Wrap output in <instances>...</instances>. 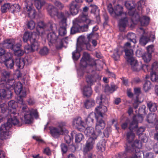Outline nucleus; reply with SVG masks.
<instances>
[{"label":"nucleus","mask_w":158,"mask_h":158,"mask_svg":"<svg viewBox=\"0 0 158 158\" xmlns=\"http://www.w3.org/2000/svg\"><path fill=\"white\" fill-rule=\"evenodd\" d=\"M9 106L12 108L11 110V113L10 114V118H9L6 123L4 124H10V127L12 124L20 126L22 125L23 123V121L22 118L20 114V111L19 108H17L16 109H14L15 105L13 101H10L8 103Z\"/></svg>","instance_id":"1"},{"label":"nucleus","mask_w":158,"mask_h":158,"mask_svg":"<svg viewBox=\"0 0 158 158\" xmlns=\"http://www.w3.org/2000/svg\"><path fill=\"white\" fill-rule=\"evenodd\" d=\"M96 102L99 105L95 108V114H97L99 118H102L106 114L107 111V106L108 104V99L102 95L98 96L96 99Z\"/></svg>","instance_id":"2"},{"label":"nucleus","mask_w":158,"mask_h":158,"mask_svg":"<svg viewBox=\"0 0 158 158\" xmlns=\"http://www.w3.org/2000/svg\"><path fill=\"white\" fill-rule=\"evenodd\" d=\"M22 118L24 117V122L26 123H30L32 121V117L37 118L38 116V113L36 110H29L26 105L23 106L19 109Z\"/></svg>","instance_id":"3"},{"label":"nucleus","mask_w":158,"mask_h":158,"mask_svg":"<svg viewBox=\"0 0 158 158\" xmlns=\"http://www.w3.org/2000/svg\"><path fill=\"white\" fill-rule=\"evenodd\" d=\"M66 123L64 122L58 123L57 127H52L50 128V133L53 137L57 138L60 135H63L68 132L65 127Z\"/></svg>","instance_id":"4"},{"label":"nucleus","mask_w":158,"mask_h":158,"mask_svg":"<svg viewBox=\"0 0 158 158\" xmlns=\"http://www.w3.org/2000/svg\"><path fill=\"white\" fill-rule=\"evenodd\" d=\"M125 58L133 71H138L142 68V64L138 63L137 60L133 57V53L131 51L130 52L129 55L128 54L127 51H126Z\"/></svg>","instance_id":"5"},{"label":"nucleus","mask_w":158,"mask_h":158,"mask_svg":"<svg viewBox=\"0 0 158 158\" xmlns=\"http://www.w3.org/2000/svg\"><path fill=\"white\" fill-rule=\"evenodd\" d=\"M48 12L51 17L56 16L60 19L61 22H63L64 25L66 24V18L62 13H58L57 9L54 7L52 5H49L47 8Z\"/></svg>","instance_id":"6"},{"label":"nucleus","mask_w":158,"mask_h":158,"mask_svg":"<svg viewBox=\"0 0 158 158\" xmlns=\"http://www.w3.org/2000/svg\"><path fill=\"white\" fill-rule=\"evenodd\" d=\"M10 125L4 124L0 127V139L5 140L10 137L11 132L9 131Z\"/></svg>","instance_id":"7"},{"label":"nucleus","mask_w":158,"mask_h":158,"mask_svg":"<svg viewBox=\"0 0 158 158\" xmlns=\"http://www.w3.org/2000/svg\"><path fill=\"white\" fill-rule=\"evenodd\" d=\"M25 6L24 9V11L31 18H34L35 17V11L33 7L31 1V0H25Z\"/></svg>","instance_id":"8"},{"label":"nucleus","mask_w":158,"mask_h":158,"mask_svg":"<svg viewBox=\"0 0 158 158\" xmlns=\"http://www.w3.org/2000/svg\"><path fill=\"white\" fill-rule=\"evenodd\" d=\"M2 76L4 77L3 79H0V81L3 82L1 83V84H4V87L6 88L9 89L12 85L13 80H9L8 78L10 77V73L9 72L5 70H3L1 73Z\"/></svg>","instance_id":"9"},{"label":"nucleus","mask_w":158,"mask_h":158,"mask_svg":"<svg viewBox=\"0 0 158 158\" xmlns=\"http://www.w3.org/2000/svg\"><path fill=\"white\" fill-rule=\"evenodd\" d=\"M107 9L111 15L114 17L120 15L122 16L124 14L123 13V7L118 5L115 6L113 9L112 4L110 3L107 5Z\"/></svg>","instance_id":"10"},{"label":"nucleus","mask_w":158,"mask_h":158,"mask_svg":"<svg viewBox=\"0 0 158 158\" xmlns=\"http://www.w3.org/2000/svg\"><path fill=\"white\" fill-rule=\"evenodd\" d=\"M88 64L93 66L95 65V63L93 60L90 59L89 55L88 53L84 52L81 61L80 65L81 67L84 68L87 67Z\"/></svg>","instance_id":"11"},{"label":"nucleus","mask_w":158,"mask_h":158,"mask_svg":"<svg viewBox=\"0 0 158 158\" xmlns=\"http://www.w3.org/2000/svg\"><path fill=\"white\" fill-rule=\"evenodd\" d=\"M133 21H138L140 20L141 25L142 26H146L148 25L150 19L149 17L146 16H143L141 19H140L139 15L138 14H134L132 18Z\"/></svg>","instance_id":"12"},{"label":"nucleus","mask_w":158,"mask_h":158,"mask_svg":"<svg viewBox=\"0 0 158 158\" xmlns=\"http://www.w3.org/2000/svg\"><path fill=\"white\" fill-rule=\"evenodd\" d=\"M143 119L141 115H137L134 116L132 120L130 123L129 128L131 131H132L134 128L138 127V124L141 123Z\"/></svg>","instance_id":"13"},{"label":"nucleus","mask_w":158,"mask_h":158,"mask_svg":"<svg viewBox=\"0 0 158 158\" xmlns=\"http://www.w3.org/2000/svg\"><path fill=\"white\" fill-rule=\"evenodd\" d=\"M15 40L14 39H7L4 40L0 44V46L7 48L13 50V48L15 46Z\"/></svg>","instance_id":"14"},{"label":"nucleus","mask_w":158,"mask_h":158,"mask_svg":"<svg viewBox=\"0 0 158 158\" xmlns=\"http://www.w3.org/2000/svg\"><path fill=\"white\" fill-rule=\"evenodd\" d=\"M84 133L85 135L89 136L94 139H96L99 135L97 132L94 131V128L91 126H89L85 129Z\"/></svg>","instance_id":"15"},{"label":"nucleus","mask_w":158,"mask_h":158,"mask_svg":"<svg viewBox=\"0 0 158 158\" xmlns=\"http://www.w3.org/2000/svg\"><path fill=\"white\" fill-rule=\"evenodd\" d=\"M97 122L95 126V129L99 135L102 133L101 131L105 128V123L104 121L99 117H96Z\"/></svg>","instance_id":"16"},{"label":"nucleus","mask_w":158,"mask_h":158,"mask_svg":"<svg viewBox=\"0 0 158 158\" xmlns=\"http://www.w3.org/2000/svg\"><path fill=\"white\" fill-rule=\"evenodd\" d=\"M96 139L89 138L86 141L85 146L83 148V151L85 152H87L91 150L94 147L95 144Z\"/></svg>","instance_id":"17"},{"label":"nucleus","mask_w":158,"mask_h":158,"mask_svg":"<svg viewBox=\"0 0 158 158\" xmlns=\"http://www.w3.org/2000/svg\"><path fill=\"white\" fill-rule=\"evenodd\" d=\"M123 16L119 21V29L121 31H123L128 25V19L125 14H123Z\"/></svg>","instance_id":"18"},{"label":"nucleus","mask_w":158,"mask_h":158,"mask_svg":"<svg viewBox=\"0 0 158 158\" xmlns=\"http://www.w3.org/2000/svg\"><path fill=\"white\" fill-rule=\"evenodd\" d=\"M38 35L35 32H25L23 37V41L25 42H26L29 40L31 42H33L34 39H35Z\"/></svg>","instance_id":"19"},{"label":"nucleus","mask_w":158,"mask_h":158,"mask_svg":"<svg viewBox=\"0 0 158 158\" xmlns=\"http://www.w3.org/2000/svg\"><path fill=\"white\" fill-rule=\"evenodd\" d=\"M80 6L76 2L73 1L69 5V10L71 13L73 15L77 14L78 12Z\"/></svg>","instance_id":"20"},{"label":"nucleus","mask_w":158,"mask_h":158,"mask_svg":"<svg viewBox=\"0 0 158 158\" xmlns=\"http://www.w3.org/2000/svg\"><path fill=\"white\" fill-rule=\"evenodd\" d=\"M73 125L74 126L77 128L85 127V125L80 117L75 118L73 122Z\"/></svg>","instance_id":"21"},{"label":"nucleus","mask_w":158,"mask_h":158,"mask_svg":"<svg viewBox=\"0 0 158 158\" xmlns=\"http://www.w3.org/2000/svg\"><path fill=\"white\" fill-rule=\"evenodd\" d=\"M47 38L49 43L51 44L56 42V44L58 43L59 40L58 39V36L53 32H50L48 35Z\"/></svg>","instance_id":"22"},{"label":"nucleus","mask_w":158,"mask_h":158,"mask_svg":"<svg viewBox=\"0 0 158 158\" xmlns=\"http://www.w3.org/2000/svg\"><path fill=\"white\" fill-rule=\"evenodd\" d=\"M95 78L99 80L101 79V77L98 74L95 75L94 77L90 75H88L86 77V81L89 85H91L94 81H96V79Z\"/></svg>","instance_id":"23"},{"label":"nucleus","mask_w":158,"mask_h":158,"mask_svg":"<svg viewBox=\"0 0 158 158\" xmlns=\"http://www.w3.org/2000/svg\"><path fill=\"white\" fill-rule=\"evenodd\" d=\"M139 29L143 33V35L140 39V43L143 46L145 45L149 41V39L146 35L147 32L144 31L142 27H140Z\"/></svg>","instance_id":"24"},{"label":"nucleus","mask_w":158,"mask_h":158,"mask_svg":"<svg viewBox=\"0 0 158 158\" xmlns=\"http://www.w3.org/2000/svg\"><path fill=\"white\" fill-rule=\"evenodd\" d=\"M46 26L42 21H40L38 23L36 27V30L37 32V35H43L44 33V29L46 27Z\"/></svg>","instance_id":"25"},{"label":"nucleus","mask_w":158,"mask_h":158,"mask_svg":"<svg viewBox=\"0 0 158 158\" xmlns=\"http://www.w3.org/2000/svg\"><path fill=\"white\" fill-rule=\"evenodd\" d=\"M7 55L9 56V58L6 59L5 61V64L8 69H12L14 65V60L11 57V54L10 53H8Z\"/></svg>","instance_id":"26"},{"label":"nucleus","mask_w":158,"mask_h":158,"mask_svg":"<svg viewBox=\"0 0 158 158\" xmlns=\"http://www.w3.org/2000/svg\"><path fill=\"white\" fill-rule=\"evenodd\" d=\"M11 80H13V81L12 83V85L10 86V87L9 88H7L8 89H10L11 88H14V90L15 93L17 94H20L21 91L22 89V85L20 82H18L15 84L14 85V86H13V83H14V80L13 79H11Z\"/></svg>","instance_id":"27"},{"label":"nucleus","mask_w":158,"mask_h":158,"mask_svg":"<svg viewBox=\"0 0 158 158\" xmlns=\"http://www.w3.org/2000/svg\"><path fill=\"white\" fill-rule=\"evenodd\" d=\"M71 135L72 136L75 135V142L77 143H80L84 138V136L81 133H77L75 131L72 132Z\"/></svg>","instance_id":"28"},{"label":"nucleus","mask_w":158,"mask_h":158,"mask_svg":"<svg viewBox=\"0 0 158 158\" xmlns=\"http://www.w3.org/2000/svg\"><path fill=\"white\" fill-rule=\"evenodd\" d=\"M76 21L77 23L85 22L86 23L89 24L91 22V20L89 19L87 15H84L83 14L76 19Z\"/></svg>","instance_id":"29"},{"label":"nucleus","mask_w":158,"mask_h":158,"mask_svg":"<svg viewBox=\"0 0 158 158\" xmlns=\"http://www.w3.org/2000/svg\"><path fill=\"white\" fill-rule=\"evenodd\" d=\"M95 117H97L95 113H90L86 119V123L87 125L92 126L94 123Z\"/></svg>","instance_id":"30"},{"label":"nucleus","mask_w":158,"mask_h":158,"mask_svg":"<svg viewBox=\"0 0 158 158\" xmlns=\"http://www.w3.org/2000/svg\"><path fill=\"white\" fill-rule=\"evenodd\" d=\"M20 45L19 44H15V46L13 48L15 54L18 56H22L24 53V52L20 49Z\"/></svg>","instance_id":"31"},{"label":"nucleus","mask_w":158,"mask_h":158,"mask_svg":"<svg viewBox=\"0 0 158 158\" xmlns=\"http://www.w3.org/2000/svg\"><path fill=\"white\" fill-rule=\"evenodd\" d=\"M92 94V91L90 86H85L83 90V94L86 97H90Z\"/></svg>","instance_id":"32"},{"label":"nucleus","mask_w":158,"mask_h":158,"mask_svg":"<svg viewBox=\"0 0 158 158\" xmlns=\"http://www.w3.org/2000/svg\"><path fill=\"white\" fill-rule=\"evenodd\" d=\"M125 5L126 8L129 10H130L128 12V13L130 15H132V16L134 14H136V13H132L131 14L132 10H132L133 8H134L135 7V4L132 1H127L125 3Z\"/></svg>","instance_id":"33"},{"label":"nucleus","mask_w":158,"mask_h":158,"mask_svg":"<svg viewBox=\"0 0 158 158\" xmlns=\"http://www.w3.org/2000/svg\"><path fill=\"white\" fill-rule=\"evenodd\" d=\"M60 27L59 30V35L61 36H64L67 33V31L66 30L65 26L66 25V23L65 25H64L63 23L61 22V20L60 23Z\"/></svg>","instance_id":"34"},{"label":"nucleus","mask_w":158,"mask_h":158,"mask_svg":"<svg viewBox=\"0 0 158 158\" xmlns=\"http://www.w3.org/2000/svg\"><path fill=\"white\" fill-rule=\"evenodd\" d=\"M106 141L102 139L100 140L97 144V148L100 151L103 152L105 150Z\"/></svg>","instance_id":"35"},{"label":"nucleus","mask_w":158,"mask_h":158,"mask_svg":"<svg viewBox=\"0 0 158 158\" xmlns=\"http://www.w3.org/2000/svg\"><path fill=\"white\" fill-rule=\"evenodd\" d=\"M113 55V57L115 60H118L120 55H121L123 52L121 47L119 48L118 50L116 49Z\"/></svg>","instance_id":"36"},{"label":"nucleus","mask_w":158,"mask_h":158,"mask_svg":"<svg viewBox=\"0 0 158 158\" xmlns=\"http://www.w3.org/2000/svg\"><path fill=\"white\" fill-rule=\"evenodd\" d=\"M95 105V101L92 99L87 100L84 102V106L86 109L91 108L94 106Z\"/></svg>","instance_id":"37"},{"label":"nucleus","mask_w":158,"mask_h":158,"mask_svg":"<svg viewBox=\"0 0 158 158\" xmlns=\"http://www.w3.org/2000/svg\"><path fill=\"white\" fill-rule=\"evenodd\" d=\"M147 106L150 110L151 112H155L157 110V105L155 103L152 101H148L147 103Z\"/></svg>","instance_id":"38"},{"label":"nucleus","mask_w":158,"mask_h":158,"mask_svg":"<svg viewBox=\"0 0 158 158\" xmlns=\"http://www.w3.org/2000/svg\"><path fill=\"white\" fill-rule=\"evenodd\" d=\"M142 147V144L141 142L138 140H135L134 143V144L132 145V147L133 148H136L134 152H135V151H136V152L138 153H139V149L140 148Z\"/></svg>","instance_id":"39"},{"label":"nucleus","mask_w":158,"mask_h":158,"mask_svg":"<svg viewBox=\"0 0 158 158\" xmlns=\"http://www.w3.org/2000/svg\"><path fill=\"white\" fill-rule=\"evenodd\" d=\"M38 36V35L37 36L35 39H34L33 42H31V47L33 52L37 50L39 48V44L37 40Z\"/></svg>","instance_id":"40"},{"label":"nucleus","mask_w":158,"mask_h":158,"mask_svg":"<svg viewBox=\"0 0 158 158\" xmlns=\"http://www.w3.org/2000/svg\"><path fill=\"white\" fill-rule=\"evenodd\" d=\"M25 64L24 60L23 58H18L16 60V65L19 68L22 69Z\"/></svg>","instance_id":"41"},{"label":"nucleus","mask_w":158,"mask_h":158,"mask_svg":"<svg viewBox=\"0 0 158 158\" xmlns=\"http://www.w3.org/2000/svg\"><path fill=\"white\" fill-rule=\"evenodd\" d=\"M68 37H66L62 39L61 40H59L58 43L56 44V47L57 49H60L63 47V43L65 42L67 44L68 42Z\"/></svg>","instance_id":"42"},{"label":"nucleus","mask_w":158,"mask_h":158,"mask_svg":"<svg viewBox=\"0 0 158 158\" xmlns=\"http://www.w3.org/2000/svg\"><path fill=\"white\" fill-rule=\"evenodd\" d=\"M156 115L155 114H149L147 116V121L149 123H153L156 120Z\"/></svg>","instance_id":"43"},{"label":"nucleus","mask_w":158,"mask_h":158,"mask_svg":"<svg viewBox=\"0 0 158 158\" xmlns=\"http://www.w3.org/2000/svg\"><path fill=\"white\" fill-rule=\"evenodd\" d=\"M127 38L128 40L134 43L135 44L136 43L135 35L134 33H128L127 35Z\"/></svg>","instance_id":"44"},{"label":"nucleus","mask_w":158,"mask_h":158,"mask_svg":"<svg viewBox=\"0 0 158 158\" xmlns=\"http://www.w3.org/2000/svg\"><path fill=\"white\" fill-rule=\"evenodd\" d=\"M12 6L9 3L4 4L1 7V10L2 12L3 13H5Z\"/></svg>","instance_id":"45"},{"label":"nucleus","mask_w":158,"mask_h":158,"mask_svg":"<svg viewBox=\"0 0 158 158\" xmlns=\"http://www.w3.org/2000/svg\"><path fill=\"white\" fill-rule=\"evenodd\" d=\"M152 87L151 83L149 81H147L143 85V88L145 92H147Z\"/></svg>","instance_id":"46"},{"label":"nucleus","mask_w":158,"mask_h":158,"mask_svg":"<svg viewBox=\"0 0 158 158\" xmlns=\"http://www.w3.org/2000/svg\"><path fill=\"white\" fill-rule=\"evenodd\" d=\"M34 2L35 6L38 9H40L41 6L44 3V2L41 1L40 0H35Z\"/></svg>","instance_id":"47"},{"label":"nucleus","mask_w":158,"mask_h":158,"mask_svg":"<svg viewBox=\"0 0 158 158\" xmlns=\"http://www.w3.org/2000/svg\"><path fill=\"white\" fill-rule=\"evenodd\" d=\"M127 140L129 142H131L134 139L135 134L132 132L127 133Z\"/></svg>","instance_id":"48"},{"label":"nucleus","mask_w":158,"mask_h":158,"mask_svg":"<svg viewBox=\"0 0 158 158\" xmlns=\"http://www.w3.org/2000/svg\"><path fill=\"white\" fill-rule=\"evenodd\" d=\"M152 55L150 53H147L143 56V59L145 62H148L151 60Z\"/></svg>","instance_id":"49"},{"label":"nucleus","mask_w":158,"mask_h":158,"mask_svg":"<svg viewBox=\"0 0 158 158\" xmlns=\"http://www.w3.org/2000/svg\"><path fill=\"white\" fill-rule=\"evenodd\" d=\"M77 50V48L76 50L72 53V57L74 60H77L80 56V53L78 52Z\"/></svg>","instance_id":"50"},{"label":"nucleus","mask_w":158,"mask_h":158,"mask_svg":"<svg viewBox=\"0 0 158 158\" xmlns=\"http://www.w3.org/2000/svg\"><path fill=\"white\" fill-rule=\"evenodd\" d=\"M151 78L153 81H156L158 79V73L155 72L151 73Z\"/></svg>","instance_id":"51"},{"label":"nucleus","mask_w":158,"mask_h":158,"mask_svg":"<svg viewBox=\"0 0 158 158\" xmlns=\"http://www.w3.org/2000/svg\"><path fill=\"white\" fill-rule=\"evenodd\" d=\"M145 2L143 0H141L137 3L138 9L139 10H141L144 7Z\"/></svg>","instance_id":"52"},{"label":"nucleus","mask_w":158,"mask_h":158,"mask_svg":"<svg viewBox=\"0 0 158 158\" xmlns=\"http://www.w3.org/2000/svg\"><path fill=\"white\" fill-rule=\"evenodd\" d=\"M90 7L91 8V12L94 14L98 13L99 12V10L98 7L94 5H91Z\"/></svg>","instance_id":"53"},{"label":"nucleus","mask_w":158,"mask_h":158,"mask_svg":"<svg viewBox=\"0 0 158 158\" xmlns=\"http://www.w3.org/2000/svg\"><path fill=\"white\" fill-rule=\"evenodd\" d=\"M35 26V22L32 21L31 20L27 24V26L28 28L30 29H33Z\"/></svg>","instance_id":"54"},{"label":"nucleus","mask_w":158,"mask_h":158,"mask_svg":"<svg viewBox=\"0 0 158 158\" xmlns=\"http://www.w3.org/2000/svg\"><path fill=\"white\" fill-rule=\"evenodd\" d=\"M6 93L4 89H0V99H2L6 96Z\"/></svg>","instance_id":"55"},{"label":"nucleus","mask_w":158,"mask_h":158,"mask_svg":"<svg viewBox=\"0 0 158 158\" xmlns=\"http://www.w3.org/2000/svg\"><path fill=\"white\" fill-rule=\"evenodd\" d=\"M48 52V48L46 47H44L40 50V53L41 55H44L47 54Z\"/></svg>","instance_id":"56"},{"label":"nucleus","mask_w":158,"mask_h":158,"mask_svg":"<svg viewBox=\"0 0 158 158\" xmlns=\"http://www.w3.org/2000/svg\"><path fill=\"white\" fill-rule=\"evenodd\" d=\"M97 35H98V34L97 33H94L92 32L88 35L87 38L90 41L91 39L94 38Z\"/></svg>","instance_id":"57"},{"label":"nucleus","mask_w":158,"mask_h":158,"mask_svg":"<svg viewBox=\"0 0 158 158\" xmlns=\"http://www.w3.org/2000/svg\"><path fill=\"white\" fill-rule=\"evenodd\" d=\"M73 138L71 137L69 135H66L64 137V140L67 143H69L73 140Z\"/></svg>","instance_id":"58"},{"label":"nucleus","mask_w":158,"mask_h":158,"mask_svg":"<svg viewBox=\"0 0 158 158\" xmlns=\"http://www.w3.org/2000/svg\"><path fill=\"white\" fill-rule=\"evenodd\" d=\"M147 49L148 51L147 53H150L151 54L154 51V46L153 45L148 46L147 47Z\"/></svg>","instance_id":"59"},{"label":"nucleus","mask_w":158,"mask_h":158,"mask_svg":"<svg viewBox=\"0 0 158 158\" xmlns=\"http://www.w3.org/2000/svg\"><path fill=\"white\" fill-rule=\"evenodd\" d=\"M61 148L62 151L63 153H66L68 150V147L64 143H62L61 145Z\"/></svg>","instance_id":"60"},{"label":"nucleus","mask_w":158,"mask_h":158,"mask_svg":"<svg viewBox=\"0 0 158 158\" xmlns=\"http://www.w3.org/2000/svg\"><path fill=\"white\" fill-rule=\"evenodd\" d=\"M48 25L52 30L55 31L57 30V27L55 23H53L52 22H50Z\"/></svg>","instance_id":"61"},{"label":"nucleus","mask_w":158,"mask_h":158,"mask_svg":"<svg viewBox=\"0 0 158 158\" xmlns=\"http://www.w3.org/2000/svg\"><path fill=\"white\" fill-rule=\"evenodd\" d=\"M25 51L26 53H28L29 52H33L31 46L27 45L24 47Z\"/></svg>","instance_id":"62"},{"label":"nucleus","mask_w":158,"mask_h":158,"mask_svg":"<svg viewBox=\"0 0 158 158\" xmlns=\"http://www.w3.org/2000/svg\"><path fill=\"white\" fill-rule=\"evenodd\" d=\"M152 69V71L158 70V62H155L153 64Z\"/></svg>","instance_id":"63"},{"label":"nucleus","mask_w":158,"mask_h":158,"mask_svg":"<svg viewBox=\"0 0 158 158\" xmlns=\"http://www.w3.org/2000/svg\"><path fill=\"white\" fill-rule=\"evenodd\" d=\"M6 106L5 104L3 103L2 105H0V110L3 113H4L6 111L7 108H6Z\"/></svg>","instance_id":"64"}]
</instances>
